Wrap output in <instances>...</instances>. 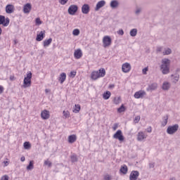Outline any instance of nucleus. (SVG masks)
Instances as JSON below:
<instances>
[{
	"label": "nucleus",
	"instance_id": "62",
	"mask_svg": "<svg viewBox=\"0 0 180 180\" xmlns=\"http://www.w3.org/2000/svg\"><path fill=\"white\" fill-rule=\"evenodd\" d=\"M179 71H180V69H179V68H177V69L176 70V72H179Z\"/></svg>",
	"mask_w": 180,
	"mask_h": 180
},
{
	"label": "nucleus",
	"instance_id": "55",
	"mask_svg": "<svg viewBox=\"0 0 180 180\" xmlns=\"http://www.w3.org/2000/svg\"><path fill=\"white\" fill-rule=\"evenodd\" d=\"M4 167H8V164H9V162H8V161H4Z\"/></svg>",
	"mask_w": 180,
	"mask_h": 180
},
{
	"label": "nucleus",
	"instance_id": "18",
	"mask_svg": "<svg viewBox=\"0 0 180 180\" xmlns=\"http://www.w3.org/2000/svg\"><path fill=\"white\" fill-rule=\"evenodd\" d=\"M144 139H147V136L146 134H144V132H143V131L139 132L138 135H137L138 141H143V140H144Z\"/></svg>",
	"mask_w": 180,
	"mask_h": 180
},
{
	"label": "nucleus",
	"instance_id": "9",
	"mask_svg": "<svg viewBox=\"0 0 180 180\" xmlns=\"http://www.w3.org/2000/svg\"><path fill=\"white\" fill-rule=\"evenodd\" d=\"M10 20L8 18H5L4 15H0V25H3V26H8Z\"/></svg>",
	"mask_w": 180,
	"mask_h": 180
},
{
	"label": "nucleus",
	"instance_id": "53",
	"mask_svg": "<svg viewBox=\"0 0 180 180\" xmlns=\"http://www.w3.org/2000/svg\"><path fill=\"white\" fill-rule=\"evenodd\" d=\"M4 92V86H0V95Z\"/></svg>",
	"mask_w": 180,
	"mask_h": 180
},
{
	"label": "nucleus",
	"instance_id": "44",
	"mask_svg": "<svg viewBox=\"0 0 180 180\" xmlns=\"http://www.w3.org/2000/svg\"><path fill=\"white\" fill-rule=\"evenodd\" d=\"M117 127H119V124L115 123L112 127V130H114V131H115V130H117Z\"/></svg>",
	"mask_w": 180,
	"mask_h": 180
},
{
	"label": "nucleus",
	"instance_id": "20",
	"mask_svg": "<svg viewBox=\"0 0 180 180\" xmlns=\"http://www.w3.org/2000/svg\"><path fill=\"white\" fill-rule=\"evenodd\" d=\"M76 141H77V135L72 134L68 136V143H70V144H72Z\"/></svg>",
	"mask_w": 180,
	"mask_h": 180
},
{
	"label": "nucleus",
	"instance_id": "12",
	"mask_svg": "<svg viewBox=\"0 0 180 180\" xmlns=\"http://www.w3.org/2000/svg\"><path fill=\"white\" fill-rule=\"evenodd\" d=\"M41 117L44 120H47L50 117V112L47 110H44L41 112Z\"/></svg>",
	"mask_w": 180,
	"mask_h": 180
},
{
	"label": "nucleus",
	"instance_id": "31",
	"mask_svg": "<svg viewBox=\"0 0 180 180\" xmlns=\"http://www.w3.org/2000/svg\"><path fill=\"white\" fill-rule=\"evenodd\" d=\"M130 36H131V37H136V36H137V29L134 28L132 29L130 32H129Z\"/></svg>",
	"mask_w": 180,
	"mask_h": 180
},
{
	"label": "nucleus",
	"instance_id": "42",
	"mask_svg": "<svg viewBox=\"0 0 180 180\" xmlns=\"http://www.w3.org/2000/svg\"><path fill=\"white\" fill-rule=\"evenodd\" d=\"M141 13V8H136V10L135 11V14L139 16V15H140V13Z\"/></svg>",
	"mask_w": 180,
	"mask_h": 180
},
{
	"label": "nucleus",
	"instance_id": "60",
	"mask_svg": "<svg viewBox=\"0 0 180 180\" xmlns=\"http://www.w3.org/2000/svg\"><path fill=\"white\" fill-rule=\"evenodd\" d=\"M1 34H2V28H1V27H0V36H1Z\"/></svg>",
	"mask_w": 180,
	"mask_h": 180
},
{
	"label": "nucleus",
	"instance_id": "30",
	"mask_svg": "<svg viewBox=\"0 0 180 180\" xmlns=\"http://www.w3.org/2000/svg\"><path fill=\"white\" fill-rule=\"evenodd\" d=\"M106 75V70L104 68L100 69L98 72V75L100 77H103Z\"/></svg>",
	"mask_w": 180,
	"mask_h": 180
},
{
	"label": "nucleus",
	"instance_id": "57",
	"mask_svg": "<svg viewBox=\"0 0 180 180\" xmlns=\"http://www.w3.org/2000/svg\"><path fill=\"white\" fill-rule=\"evenodd\" d=\"M149 168H154V164L150 163L149 164Z\"/></svg>",
	"mask_w": 180,
	"mask_h": 180
},
{
	"label": "nucleus",
	"instance_id": "26",
	"mask_svg": "<svg viewBox=\"0 0 180 180\" xmlns=\"http://www.w3.org/2000/svg\"><path fill=\"white\" fill-rule=\"evenodd\" d=\"M91 79H98V78H101L98 71H94L91 73Z\"/></svg>",
	"mask_w": 180,
	"mask_h": 180
},
{
	"label": "nucleus",
	"instance_id": "15",
	"mask_svg": "<svg viewBox=\"0 0 180 180\" xmlns=\"http://www.w3.org/2000/svg\"><path fill=\"white\" fill-rule=\"evenodd\" d=\"M105 5H106V1H105V0H101L98 1L96 6L95 11H98L101 9V8H103Z\"/></svg>",
	"mask_w": 180,
	"mask_h": 180
},
{
	"label": "nucleus",
	"instance_id": "28",
	"mask_svg": "<svg viewBox=\"0 0 180 180\" xmlns=\"http://www.w3.org/2000/svg\"><path fill=\"white\" fill-rule=\"evenodd\" d=\"M112 95V94L110 93V91H107L106 92H105L103 94V99H105V101H108V99H109V98H110V96Z\"/></svg>",
	"mask_w": 180,
	"mask_h": 180
},
{
	"label": "nucleus",
	"instance_id": "34",
	"mask_svg": "<svg viewBox=\"0 0 180 180\" xmlns=\"http://www.w3.org/2000/svg\"><path fill=\"white\" fill-rule=\"evenodd\" d=\"M79 110H81V105H75V109L73 110V112H75V113H78L79 112Z\"/></svg>",
	"mask_w": 180,
	"mask_h": 180
},
{
	"label": "nucleus",
	"instance_id": "32",
	"mask_svg": "<svg viewBox=\"0 0 180 180\" xmlns=\"http://www.w3.org/2000/svg\"><path fill=\"white\" fill-rule=\"evenodd\" d=\"M172 53V50H171V49L169 48H167L165 49L162 54L163 56H169V54H171Z\"/></svg>",
	"mask_w": 180,
	"mask_h": 180
},
{
	"label": "nucleus",
	"instance_id": "61",
	"mask_svg": "<svg viewBox=\"0 0 180 180\" xmlns=\"http://www.w3.org/2000/svg\"><path fill=\"white\" fill-rule=\"evenodd\" d=\"M13 78H14V77H12V76H11V77H10V79H11V81H13Z\"/></svg>",
	"mask_w": 180,
	"mask_h": 180
},
{
	"label": "nucleus",
	"instance_id": "59",
	"mask_svg": "<svg viewBox=\"0 0 180 180\" xmlns=\"http://www.w3.org/2000/svg\"><path fill=\"white\" fill-rule=\"evenodd\" d=\"M169 180H176V179H175V177H172L169 179Z\"/></svg>",
	"mask_w": 180,
	"mask_h": 180
},
{
	"label": "nucleus",
	"instance_id": "45",
	"mask_svg": "<svg viewBox=\"0 0 180 180\" xmlns=\"http://www.w3.org/2000/svg\"><path fill=\"white\" fill-rule=\"evenodd\" d=\"M77 75V72H70V77H72V78H75V76Z\"/></svg>",
	"mask_w": 180,
	"mask_h": 180
},
{
	"label": "nucleus",
	"instance_id": "3",
	"mask_svg": "<svg viewBox=\"0 0 180 180\" xmlns=\"http://www.w3.org/2000/svg\"><path fill=\"white\" fill-rule=\"evenodd\" d=\"M179 129V125L178 124H176L174 125L169 126L167 129V134H175L178 131V129Z\"/></svg>",
	"mask_w": 180,
	"mask_h": 180
},
{
	"label": "nucleus",
	"instance_id": "56",
	"mask_svg": "<svg viewBox=\"0 0 180 180\" xmlns=\"http://www.w3.org/2000/svg\"><path fill=\"white\" fill-rule=\"evenodd\" d=\"M109 88H110V89L115 88V84H110V85H109Z\"/></svg>",
	"mask_w": 180,
	"mask_h": 180
},
{
	"label": "nucleus",
	"instance_id": "47",
	"mask_svg": "<svg viewBox=\"0 0 180 180\" xmlns=\"http://www.w3.org/2000/svg\"><path fill=\"white\" fill-rule=\"evenodd\" d=\"M1 180H9V176L8 175H4L1 177Z\"/></svg>",
	"mask_w": 180,
	"mask_h": 180
},
{
	"label": "nucleus",
	"instance_id": "33",
	"mask_svg": "<svg viewBox=\"0 0 180 180\" xmlns=\"http://www.w3.org/2000/svg\"><path fill=\"white\" fill-rule=\"evenodd\" d=\"M33 168H34V166L33 165V160H31L29 163V165L27 166V169L28 171H30V170L33 169Z\"/></svg>",
	"mask_w": 180,
	"mask_h": 180
},
{
	"label": "nucleus",
	"instance_id": "51",
	"mask_svg": "<svg viewBox=\"0 0 180 180\" xmlns=\"http://www.w3.org/2000/svg\"><path fill=\"white\" fill-rule=\"evenodd\" d=\"M147 71H148V68H145L142 70V72L144 75L147 74Z\"/></svg>",
	"mask_w": 180,
	"mask_h": 180
},
{
	"label": "nucleus",
	"instance_id": "38",
	"mask_svg": "<svg viewBox=\"0 0 180 180\" xmlns=\"http://www.w3.org/2000/svg\"><path fill=\"white\" fill-rule=\"evenodd\" d=\"M71 161H72V162H77V161H78V158L77 157V155H72Z\"/></svg>",
	"mask_w": 180,
	"mask_h": 180
},
{
	"label": "nucleus",
	"instance_id": "36",
	"mask_svg": "<svg viewBox=\"0 0 180 180\" xmlns=\"http://www.w3.org/2000/svg\"><path fill=\"white\" fill-rule=\"evenodd\" d=\"M30 147H32V145H30V142L24 143V148L25 150H30Z\"/></svg>",
	"mask_w": 180,
	"mask_h": 180
},
{
	"label": "nucleus",
	"instance_id": "23",
	"mask_svg": "<svg viewBox=\"0 0 180 180\" xmlns=\"http://www.w3.org/2000/svg\"><path fill=\"white\" fill-rule=\"evenodd\" d=\"M171 77L173 78L172 82L174 84H176L179 81V75L178 73H176L174 75H171Z\"/></svg>",
	"mask_w": 180,
	"mask_h": 180
},
{
	"label": "nucleus",
	"instance_id": "40",
	"mask_svg": "<svg viewBox=\"0 0 180 180\" xmlns=\"http://www.w3.org/2000/svg\"><path fill=\"white\" fill-rule=\"evenodd\" d=\"M114 103L115 105H119L120 103V97L115 98H114Z\"/></svg>",
	"mask_w": 180,
	"mask_h": 180
},
{
	"label": "nucleus",
	"instance_id": "19",
	"mask_svg": "<svg viewBox=\"0 0 180 180\" xmlns=\"http://www.w3.org/2000/svg\"><path fill=\"white\" fill-rule=\"evenodd\" d=\"M74 56L77 60H79L82 57V51L81 49L76 50L74 53Z\"/></svg>",
	"mask_w": 180,
	"mask_h": 180
},
{
	"label": "nucleus",
	"instance_id": "17",
	"mask_svg": "<svg viewBox=\"0 0 180 180\" xmlns=\"http://www.w3.org/2000/svg\"><path fill=\"white\" fill-rule=\"evenodd\" d=\"M89 5L88 4H84L82 7V13H84V15H87V13H89Z\"/></svg>",
	"mask_w": 180,
	"mask_h": 180
},
{
	"label": "nucleus",
	"instance_id": "50",
	"mask_svg": "<svg viewBox=\"0 0 180 180\" xmlns=\"http://www.w3.org/2000/svg\"><path fill=\"white\" fill-rule=\"evenodd\" d=\"M118 34H120V36H123V34H124V32L123 31V30H120L117 32Z\"/></svg>",
	"mask_w": 180,
	"mask_h": 180
},
{
	"label": "nucleus",
	"instance_id": "7",
	"mask_svg": "<svg viewBox=\"0 0 180 180\" xmlns=\"http://www.w3.org/2000/svg\"><path fill=\"white\" fill-rule=\"evenodd\" d=\"M146 95H147V93H146V91H143V90H140L139 91H136L134 96L136 99H143V98H144V96H146Z\"/></svg>",
	"mask_w": 180,
	"mask_h": 180
},
{
	"label": "nucleus",
	"instance_id": "22",
	"mask_svg": "<svg viewBox=\"0 0 180 180\" xmlns=\"http://www.w3.org/2000/svg\"><path fill=\"white\" fill-rule=\"evenodd\" d=\"M127 171H129V169L127 168V166H126V165L121 166V168L120 169V172H121V174L126 175V174H127Z\"/></svg>",
	"mask_w": 180,
	"mask_h": 180
},
{
	"label": "nucleus",
	"instance_id": "25",
	"mask_svg": "<svg viewBox=\"0 0 180 180\" xmlns=\"http://www.w3.org/2000/svg\"><path fill=\"white\" fill-rule=\"evenodd\" d=\"M53 41V39L49 38V39H46L44 41L43 44L44 47H49L50 44H51V42Z\"/></svg>",
	"mask_w": 180,
	"mask_h": 180
},
{
	"label": "nucleus",
	"instance_id": "43",
	"mask_svg": "<svg viewBox=\"0 0 180 180\" xmlns=\"http://www.w3.org/2000/svg\"><path fill=\"white\" fill-rule=\"evenodd\" d=\"M68 2V0H59L60 5H65Z\"/></svg>",
	"mask_w": 180,
	"mask_h": 180
},
{
	"label": "nucleus",
	"instance_id": "1",
	"mask_svg": "<svg viewBox=\"0 0 180 180\" xmlns=\"http://www.w3.org/2000/svg\"><path fill=\"white\" fill-rule=\"evenodd\" d=\"M169 65H171V60L169 59L163 58L162 60V64L160 65L162 74H163L164 75L169 74Z\"/></svg>",
	"mask_w": 180,
	"mask_h": 180
},
{
	"label": "nucleus",
	"instance_id": "24",
	"mask_svg": "<svg viewBox=\"0 0 180 180\" xmlns=\"http://www.w3.org/2000/svg\"><path fill=\"white\" fill-rule=\"evenodd\" d=\"M169 88H171V84H169V82H165L162 86V89H163V91H168Z\"/></svg>",
	"mask_w": 180,
	"mask_h": 180
},
{
	"label": "nucleus",
	"instance_id": "27",
	"mask_svg": "<svg viewBox=\"0 0 180 180\" xmlns=\"http://www.w3.org/2000/svg\"><path fill=\"white\" fill-rule=\"evenodd\" d=\"M110 5L111 8L115 9V8H117V6H119V2L116 0H112V1H111Z\"/></svg>",
	"mask_w": 180,
	"mask_h": 180
},
{
	"label": "nucleus",
	"instance_id": "13",
	"mask_svg": "<svg viewBox=\"0 0 180 180\" xmlns=\"http://www.w3.org/2000/svg\"><path fill=\"white\" fill-rule=\"evenodd\" d=\"M46 34V31H41L39 34L37 35L36 40L37 41H41L44 39V36Z\"/></svg>",
	"mask_w": 180,
	"mask_h": 180
},
{
	"label": "nucleus",
	"instance_id": "4",
	"mask_svg": "<svg viewBox=\"0 0 180 180\" xmlns=\"http://www.w3.org/2000/svg\"><path fill=\"white\" fill-rule=\"evenodd\" d=\"M112 137L116 140H119L121 143L124 141V136H123V132L120 129L117 130Z\"/></svg>",
	"mask_w": 180,
	"mask_h": 180
},
{
	"label": "nucleus",
	"instance_id": "29",
	"mask_svg": "<svg viewBox=\"0 0 180 180\" xmlns=\"http://www.w3.org/2000/svg\"><path fill=\"white\" fill-rule=\"evenodd\" d=\"M168 115H165L162 117V126L163 127H165V126H167V123H168Z\"/></svg>",
	"mask_w": 180,
	"mask_h": 180
},
{
	"label": "nucleus",
	"instance_id": "21",
	"mask_svg": "<svg viewBox=\"0 0 180 180\" xmlns=\"http://www.w3.org/2000/svg\"><path fill=\"white\" fill-rule=\"evenodd\" d=\"M67 79V75L65 72H63L58 77V81L60 82V84H64V82Z\"/></svg>",
	"mask_w": 180,
	"mask_h": 180
},
{
	"label": "nucleus",
	"instance_id": "11",
	"mask_svg": "<svg viewBox=\"0 0 180 180\" xmlns=\"http://www.w3.org/2000/svg\"><path fill=\"white\" fill-rule=\"evenodd\" d=\"M139 175H140V173L139 172V171H132L129 175V179L137 180Z\"/></svg>",
	"mask_w": 180,
	"mask_h": 180
},
{
	"label": "nucleus",
	"instance_id": "37",
	"mask_svg": "<svg viewBox=\"0 0 180 180\" xmlns=\"http://www.w3.org/2000/svg\"><path fill=\"white\" fill-rule=\"evenodd\" d=\"M44 165H47V166H49V167L50 168V167H51V166L53 165V163H51V162H50V160H49V159H47L46 160L44 161Z\"/></svg>",
	"mask_w": 180,
	"mask_h": 180
},
{
	"label": "nucleus",
	"instance_id": "46",
	"mask_svg": "<svg viewBox=\"0 0 180 180\" xmlns=\"http://www.w3.org/2000/svg\"><path fill=\"white\" fill-rule=\"evenodd\" d=\"M35 22L37 25H41V20L39 18H36Z\"/></svg>",
	"mask_w": 180,
	"mask_h": 180
},
{
	"label": "nucleus",
	"instance_id": "35",
	"mask_svg": "<svg viewBox=\"0 0 180 180\" xmlns=\"http://www.w3.org/2000/svg\"><path fill=\"white\" fill-rule=\"evenodd\" d=\"M124 110H126V108H124V105L123 104L117 109V112L119 113H123Z\"/></svg>",
	"mask_w": 180,
	"mask_h": 180
},
{
	"label": "nucleus",
	"instance_id": "49",
	"mask_svg": "<svg viewBox=\"0 0 180 180\" xmlns=\"http://www.w3.org/2000/svg\"><path fill=\"white\" fill-rule=\"evenodd\" d=\"M112 178L108 174L104 176V180H111Z\"/></svg>",
	"mask_w": 180,
	"mask_h": 180
},
{
	"label": "nucleus",
	"instance_id": "39",
	"mask_svg": "<svg viewBox=\"0 0 180 180\" xmlns=\"http://www.w3.org/2000/svg\"><path fill=\"white\" fill-rule=\"evenodd\" d=\"M79 33H80V32H79V30H78V29H75L72 31L73 36H79Z\"/></svg>",
	"mask_w": 180,
	"mask_h": 180
},
{
	"label": "nucleus",
	"instance_id": "48",
	"mask_svg": "<svg viewBox=\"0 0 180 180\" xmlns=\"http://www.w3.org/2000/svg\"><path fill=\"white\" fill-rule=\"evenodd\" d=\"M135 123H139L140 122V116H136L134 119Z\"/></svg>",
	"mask_w": 180,
	"mask_h": 180
},
{
	"label": "nucleus",
	"instance_id": "16",
	"mask_svg": "<svg viewBox=\"0 0 180 180\" xmlns=\"http://www.w3.org/2000/svg\"><path fill=\"white\" fill-rule=\"evenodd\" d=\"M15 11V6L12 4H8L6 6V13H13Z\"/></svg>",
	"mask_w": 180,
	"mask_h": 180
},
{
	"label": "nucleus",
	"instance_id": "58",
	"mask_svg": "<svg viewBox=\"0 0 180 180\" xmlns=\"http://www.w3.org/2000/svg\"><path fill=\"white\" fill-rule=\"evenodd\" d=\"M148 133H151L152 130H151V127H150L149 128H148L147 129Z\"/></svg>",
	"mask_w": 180,
	"mask_h": 180
},
{
	"label": "nucleus",
	"instance_id": "41",
	"mask_svg": "<svg viewBox=\"0 0 180 180\" xmlns=\"http://www.w3.org/2000/svg\"><path fill=\"white\" fill-rule=\"evenodd\" d=\"M63 113L65 119H67V117H70V112L64 110Z\"/></svg>",
	"mask_w": 180,
	"mask_h": 180
},
{
	"label": "nucleus",
	"instance_id": "10",
	"mask_svg": "<svg viewBox=\"0 0 180 180\" xmlns=\"http://www.w3.org/2000/svg\"><path fill=\"white\" fill-rule=\"evenodd\" d=\"M157 88H158V84L154 82L148 85V86L146 89V91L148 92H153V91H155Z\"/></svg>",
	"mask_w": 180,
	"mask_h": 180
},
{
	"label": "nucleus",
	"instance_id": "54",
	"mask_svg": "<svg viewBox=\"0 0 180 180\" xmlns=\"http://www.w3.org/2000/svg\"><path fill=\"white\" fill-rule=\"evenodd\" d=\"M25 160H26V159H25V156H22V157H21V158H20V161H21L22 162H24V161H25Z\"/></svg>",
	"mask_w": 180,
	"mask_h": 180
},
{
	"label": "nucleus",
	"instance_id": "5",
	"mask_svg": "<svg viewBox=\"0 0 180 180\" xmlns=\"http://www.w3.org/2000/svg\"><path fill=\"white\" fill-rule=\"evenodd\" d=\"M112 44V38H110V37L109 36H105L103 38V46L105 49H106V47H109L110 46V45Z\"/></svg>",
	"mask_w": 180,
	"mask_h": 180
},
{
	"label": "nucleus",
	"instance_id": "6",
	"mask_svg": "<svg viewBox=\"0 0 180 180\" xmlns=\"http://www.w3.org/2000/svg\"><path fill=\"white\" fill-rule=\"evenodd\" d=\"M68 12L69 15H74L77 12H78V6L77 5H71L70 6Z\"/></svg>",
	"mask_w": 180,
	"mask_h": 180
},
{
	"label": "nucleus",
	"instance_id": "2",
	"mask_svg": "<svg viewBox=\"0 0 180 180\" xmlns=\"http://www.w3.org/2000/svg\"><path fill=\"white\" fill-rule=\"evenodd\" d=\"M32 85V72L27 74V77L24 78L23 88H29Z\"/></svg>",
	"mask_w": 180,
	"mask_h": 180
},
{
	"label": "nucleus",
	"instance_id": "52",
	"mask_svg": "<svg viewBox=\"0 0 180 180\" xmlns=\"http://www.w3.org/2000/svg\"><path fill=\"white\" fill-rule=\"evenodd\" d=\"M160 51H162V47H161V46L158 47V49H157V52H158V53H160Z\"/></svg>",
	"mask_w": 180,
	"mask_h": 180
},
{
	"label": "nucleus",
	"instance_id": "14",
	"mask_svg": "<svg viewBox=\"0 0 180 180\" xmlns=\"http://www.w3.org/2000/svg\"><path fill=\"white\" fill-rule=\"evenodd\" d=\"M30 11H32V4H30V3H27L24 5L23 12L25 13H30Z\"/></svg>",
	"mask_w": 180,
	"mask_h": 180
},
{
	"label": "nucleus",
	"instance_id": "8",
	"mask_svg": "<svg viewBox=\"0 0 180 180\" xmlns=\"http://www.w3.org/2000/svg\"><path fill=\"white\" fill-rule=\"evenodd\" d=\"M130 70H131V65H130V63H125L122 64V72H125V73L130 72Z\"/></svg>",
	"mask_w": 180,
	"mask_h": 180
}]
</instances>
